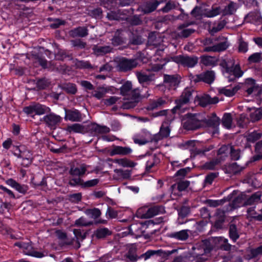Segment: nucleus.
<instances>
[{"mask_svg": "<svg viewBox=\"0 0 262 262\" xmlns=\"http://www.w3.org/2000/svg\"><path fill=\"white\" fill-rule=\"evenodd\" d=\"M183 127L187 130H194L198 128L209 126L212 127L214 130L212 133L215 134L218 132L220 124V119L215 114L208 119H204L200 114H187L183 120Z\"/></svg>", "mask_w": 262, "mask_h": 262, "instance_id": "1", "label": "nucleus"}, {"mask_svg": "<svg viewBox=\"0 0 262 262\" xmlns=\"http://www.w3.org/2000/svg\"><path fill=\"white\" fill-rule=\"evenodd\" d=\"M121 94L124 96L122 107L124 109H129L135 107L139 101L141 96L138 89H133L130 81L124 82L120 88Z\"/></svg>", "mask_w": 262, "mask_h": 262, "instance_id": "2", "label": "nucleus"}, {"mask_svg": "<svg viewBox=\"0 0 262 262\" xmlns=\"http://www.w3.org/2000/svg\"><path fill=\"white\" fill-rule=\"evenodd\" d=\"M194 95H196V93L193 89L186 88L180 98L176 100V105L171 110L172 114L183 113L186 108L184 105L188 104Z\"/></svg>", "mask_w": 262, "mask_h": 262, "instance_id": "3", "label": "nucleus"}, {"mask_svg": "<svg viewBox=\"0 0 262 262\" xmlns=\"http://www.w3.org/2000/svg\"><path fill=\"white\" fill-rule=\"evenodd\" d=\"M262 202V192L258 191L246 199L245 194L234 199L232 202V208H236L245 205H252Z\"/></svg>", "mask_w": 262, "mask_h": 262, "instance_id": "4", "label": "nucleus"}, {"mask_svg": "<svg viewBox=\"0 0 262 262\" xmlns=\"http://www.w3.org/2000/svg\"><path fill=\"white\" fill-rule=\"evenodd\" d=\"M164 211V208L162 206H155L150 208L144 206L138 209L137 213L140 218L149 219Z\"/></svg>", "mask_w": 262, "mask_h": 262, "instance_id": "5", "label": "nucleus"}, {"mask_svg": "<svg viewBox=\"0 0 262 262\" xmlns=\"http://www.w3.org/2000/svg\"><path fill=\"white\" fill-rule=\"evenodd\" d=\"M244 89L247 96H258L262 93V85L256 83L255 81L252 78L246 80Z\"/></svg>", "mask_w": 262, "mask_h": 262, "instance_id": "6", "label": "nucleus"}, {"mask_svg": "<svg viewBox=\"0 0 262 262\" xmlns=\"http://www.w3.org/2000/svg\"><path fill=\"white\" fill-rule=\"evenodd\" d=\"M141 62L139 58L127 59L121 58L117 61V68L120 71L126 72L137 67Z\"/></svg>", "mask_w": 262, "mask_h": 262, "instance_id": "7", "label": "nucleus"}, {"mask_svg": "<svg viewBox=\"0 0 262 262\" xmlns=\"http://www.w3.org/2000/svg\"><path fill=\"white\" fill-rule=\"evenodd\" d=\"M198 59L196 57H189L187 56H174L171 57L167 62L173 61L179 64L189 68L193 67L198 63Z\"/></svg>", "mask_w": 262, "mask_h": 262, "instance_id": "8", "label": "nucleus"}, {"mask_svg": "<svg viewBox=\"0 0 262 262\" xmlns=\"http://www.w3.org/2000/svg\"><path fill=\"white\" fill-rule=\"evenodd\" d=\"M23 111L28 115L33 116L34 115H43L49 112L50 109L44 105L39 103H33L24 107Z\"/></svg>", "mask_w": 262, "mask_h": 262, "instance_id": "9", "label": "nucleus"}, {"mask_svg": "<svg viewBox=\"0 0 262 262\" xmlns=\"http://www.w3.org/2000/svg\"><path fill=\"white\" fill-rule=\"evenodd\" d=\"M229 46V42L227 37L221 36L218 42L212 46L207 47L204 49L206 52H221L225 50Z\"/></svg>", "mask_w": 262, "mask_h": 262, "instance_id": "10", "label": "nucleus"}, {"mask_svg": "<svg viewBox=\"0 0 262 262\" xmlns=\"http://www.w3.org/2000/svg\"><path fill=\"white\" fill-rule=\"evenodd\" d=\"M14 245L21 248L23 253L26 255L37 258H41L44 256V254L42 252L34 251L29 243H16Z\"/></svg>", "mask_w": 262, "mask_h": 262, "instance_id": "11", "label": "nucleus"}, {"mask_svg": "<svg viewBox=\"0 0 262 262\" xmlns=\"http://www.w3.org/2000/svg\"><path fill=\"white\" fill-rule=\"evenodd\" d=\"M219 101L217 97L211 98L208 95L204 94L201 96L196 95L194 98V102H197L199 105L205 107L208 104H216Z\"/></svg>", "mask_w": 262, "mask_h": 262, "instance_id": "12", "label": "nucleus"}, {"mask_svg": "<svg viewBox=\"0 0 262 262\" xmlns=\"http://www.w3.org/2000/svg\"><path fill=\"white\" fill-rule=\"evenodd\" d=\"M215 74L212 71H207L205 73L197 75L193 77V81L195 82L203 81L205 83L210 84L214 80Z\"/></svg>", "mask_w": 262, "mask_h": 262, "instance_id": "13", "label": "nucleus"}, {"mask_svg": "<svg viewBox=\"0 0 262 262\" xmlns=\"http://www.w3.org/2000/svg\"><path fill=\"white\" fill-rule=\"evenodd\" d=\"M243 74V72L238 66H235L232 70H227L224 73L225 76L228 78L229 81L234 80L236 78L242 76Z\"/></svg>", "mask_w": 262, "mask_h": 262, "instance_id": "14", "label": "nucleus"}, {"mask_svg": "<svg viewBox=\"0 0 262 262\" xmlns=\"http://www.w3.org/2000/svg\"><path fill=\"white\" fill-rule=\"evenodd\" d=\"M239 89V86L234 84L220 88L219 92L220 94H223L227 97L233 96Z\"/></svg>", "mask_w": 262, "mask_h": 262, "instance_id": "15", "label": "nucleus"}, {"mask_svg": "<svg viewBox=\"0 0 262 262\" xmlns=\"http://www.w3.org/2000/svg\"><path fill=\"white\" fill-rule=\"evenodd\" d=\"M132 150L130 148L128 147H122L120 146H114L110 150V154L111 156L116 155H126L130 154Z\"/></svg>", "mask_w": 262, "mask_h": 262, "instance_id": "16", "label": "nucleus"}, {"mask_svg": "<svg viewBox=\"0 0 262 262\" xmlns=\"http://www.w3.org/2000/svg\"><path fill=\"white\" fill-rule=\"evenodd\" d=\"M149 139L150 134L147 132H142L134 137V142L140 145L146 144Z\"/></svg>", "mask_w": 262, "mask_h": 262, "instance_id": "17", "label": "nucleus"}, {"mask_svg": "<svg viewBox=\"0 0 262 262\" xmlns=\"http://www.w3.org/2000/svg\"><path fill=\"white\" fill-rule=\"evenodd\" d=\"M160 4V2L156 0H152L147 2L141 7L142 11L145 13H149L154 11Z\"/></svg>", "mask_w": 262, "mask_h": 262, "instance_id": "18", "label": "nucleus"}, {"mask_svg": "<svg viewBox=\"0 0 262 262\" xmlns=\"http://www.w3.org/2000/svg\"><path fill=\"white\" fill-rule=\"evenodd\" d=\"M213 242L216 244L219 248L224 249L225 250H230L231 246L228 243V239L223 237H215L213 239Z\"/></svg>", "mask_w": 262, "mask_h": 262, "instance_id": "19", "label": "nucleus"}, {"mask_svg": "<svg viewBox=\"0 0 262 262\" xmlns=\"http://www.w3.org/2000/svg\"><path fill=\"white\" fill-rule=\"evenodd\" d=\"M43 119L46 123L50 127L55 126L61 121L60 117L54 114L45 116L43 117Z\"/></svg>", "mask_w": 262, "mask_h": 262, "instance_id": "20", "label": "nucleus"}, {"mask_svg": "<svg viewBox=\"0 0 262 262\" xmlns=\"http://www.w3.org/2000/svg\"><path fill=\"white\" fill-rule=\"evenodd\" d=\"M164 82L165 86L175 89L178 85L179 81L174 76L167 75L164 76Z\"/></svg>", "mask_w": 262, "mask_h": 262, "instance_id": "21", "label": "nucleus"}, {"mask_svg": "<svg viewBox=\"0 0 262 262\" xmlns=\"http://www.w3.org/2000/svg\"><path fill=\"white\" fill-rule=\"evenodd\" d=\"M65 119L72 121H79L81 120V116L77 110L66 112Z\"/></svg>", "mask_w": 262, "mask_h": 262, "instance_id": "22", "label": "nucleus"}, {"mask_svg": "<svg viewBox=\"0 0 262 262\" xmlns=\"http://www.w3.org/2000/svg\"><path fill=\"white\" fill-rule=\"evenodd\" d=\"M261 137V134L260 133H258L257 132H253L250 133H248L245 138L247 142V144L246 145V147H249L250 146V144L252 143H254L257 140H259Z\"/></svg>", "mask_w": 262, "mask_h": 262, "instance_id": "23", "label": "nucleus"}, {"mask_svg": "<svg viewBox=\"0 0 262 262\" xmlns=\"http://www.w3.org/2000/svg\"><path fill=\"white\" fill-rule=\"evenodd\" d=\"M201 62L205 66L213 67L217 64V59L215 57L203 56Z\"/></svg>", "mask_w": 262, "mask_h": 262, "instance_id": "24", "label": "nucleus"}, {"mask_svg": "<svg viewBox=\"0 0 262 262\" xmlns=\"http://www.w3.org/2000/svg\"><path fill=\"white\" fill-rule=\"evenodd\" d=\"M113 162L124 167H134L137 165L136 163L125 158L115 159Z\"/></svg>", "mask_w": 262, "mask_h": 262, "instance_id": "25", "label": "nucleus"}, {"mask_svg": "<svg viewBox=\"0 0 262 262\" xmlns=\"http://www.w3.org/2000/svg\"><path fill=\"white\" fill-rule=\"evenodd\" d=\"M73 37H84L88 35V29L85 27H78L70 32Z\"/></svg>", "mask_w": 262, "mask_h": 262, "instance_id": "26", "label": "nucleus"}, {"mask_svg": "<svg viewBox=\"0 0 262 262\" xmlns=\"http://www.w3.org/2000/svg\"><path fill=\"white\" fill-rule=\"evenodd\" d=\"M178 35L182 37H187L194 32V30L187 28L185 25L180 26L178 28Z\"/></svg>", "mask_w": 262, "mask_h": 262, "instance_id": "27", "label": "nucleus"}, {"mask_svg": "<svg viewBox=\"0 0 262 262\" xmlns=\"http://www.w3.org/2000/svg\"><path fill=\"white\" fill-rule=\"evenodd\" d=\"M86 168L87 166L82 164L78 167H72L70 170V173L73 176H81L85 173Z\"/></svg>", "mask_w": 262, "mask_h": 262, "instance_id": "28", "label": "nucleus"}, {"mask_svg": "<svg viewBox=\"0 0 262 262\" xmlns=\"http://www.w3.org/2000/svg\"><path fill=\"white\" fill-rule=\"evenodd\" d=\"M153 60L156 62L151 68V70L153 71H158L163 68L166 62L162 58L159 59L158 57H157V55L154 56Z\"/></svg>", "mask_w": 262, "mask_h": 262, "instance_id": "29", "label": "nucleus"}, {"mask_svg": "<svg viewBox=\"0 0 262 262\" xmlns=\"http://www.w3.org/2000/svg\"><path fill=\"white\" fill-rule=\"evenodd\" d=\"M248 216L249 217L254 218L258 221H262V209L256 212L254 208H250L247 210Z\"/></svg>", "mask_w": 262, "mask_h": 262, "instance_id": "30", "label": "nucleus"}, {"mask_svg": "<svg viewBox=\"0 0 262 262\" xmlns=\"http://www.w3.org/2000/svg\"><path fill=\"white\" fill-rule=\"evenodd\" d=\"M93 130L97 135H102L110 132V129L106 126H101L98 124L94 125Z\"/></svg>", "mask_w": 262, "mask_h": 262, "instance_id": "31", "label": "nucleus"}, {"mask_svg": "<svg viewBox=\"0 0 262 262\" xmlns=\"http://www.w3.org/2000/svg\"><path fill=\"white\" fill-rule=\"evenodd\" d=\"M167 103V99L162 98L158 99L157 100L152 102L149 105L148 108L149 110H154L161 107Z\"/></svg>", "mask_w": 262, "mask_h": 262, "instance_id": "32", "label": "nucleus"}, {"mask_svg": "<svg viewBox=\"0 0 262 262\" xmlns=\"http://www.w3.org/2000/svg\"><path fill=\"white\" fill-rule=\"evenodd\" d=\"M137 77L140 83L144 82H148L151 81L154 79V75L152 74H146L144 73H138Z\"/></svg>", "mask_w": 262, "mask_h": 262, "instance_id": "33", "label": "nucleus"}, {"mask_svg": "<svg viewBox=\"0 0 262 262\" xmlns=\"http://www.w3.org/2000/svg\"><path fill=\"white\" fill-rule=\"evenodd\" d=\"M68 130L70 132L83 133L85 132V129L82 125L76 123L72 125L68 126Z\"/></svg>", "mask_w": 262, "mask_h": 262, "instance_id": "34", "label": "nucleus"}, {"mask_svg": "<svg viewBox=\"0 0 262 262\" xmlns=\"http://www.w3.org/2000/svg\"><path fill=\"white\" fill-rule=\"evenodd\" d=\"M232 118L231 117V114L229 113L224 114L222 119L223 125L225 128L229 129L232 126Z\"/></svg>", "mask_w": 262, "mask_h": 262, "instance_id": "35", "label": "nucleus"}, {"mask_svg": "<svg viewBox=\"0 0 262 262\" xmlns=\"http://www.w3.org/2000/svg\"><path fill=\"white\" fill-rule=\"evenodd\" d=\"M84 212L86 215L94 219L98 218L101 214L100 210L96 208L86 209Z\"/></svg>", "mask_w": 262, "mask_h": 262, "instance_id": "36", "label": "nucleus"}, {"mask_svg": "<svg viewBox=\"0 0 262 262\" xmlns=\"http://www.w3.org/2000/svg\"><path fill=\"white\" fill-rule=\"evenodd\" d=\"M114 172L117 176L118 179H128L130 176V171L128 170H122L121 169H116L114 170Z\"/></svg>", "mask_w": 262, "mask_h": 262, "instance_id": "37", "label": "nucleus"}, {"mask_svg": "<svg viewBox=\"0 0 262 262\" xmlns=\"http://www.w3.org/2000/svg\"><path fill=\"white\" fill-rule=\"evenodd\" d=\"M229 235L230 238L235 242L239 237V234L237 232L236 227L234 225H231L229 228Z\"/></svg>", "mask_w": 262, "mask_h": 262, "instance_id": "38", "label": "nucleus"}, {"mask_svg": "<svg viewBox=\"0 0 262 262\" xmlns=\"http://www.w3.org/2000/svg\"><path fill=\"white\" fill-rule=\"evenodd\" d=\"M172 236L179 240H185L188 237L187 230H183L173 234Z\"/></svg>", "mask_w": 262, "mask_h": 262, "instance_id": "39", "label": "nucleus"}, {"mask_svg": "<svg viewBox=\"0 0 262 262\" xmlns=\"http://www.w3.org/2000/svg\"><path fill=\"white\" fill-rule=\"evenodd\" d=\"M111 48L108 46L96 47L94 49L95 53L97 55H103L110 52Z\"/></svg>", "mask_w": 262, "mask_h": 262, "instance_id": "40", "label": "nucleus"}, {"mask_svg": "<svg viewBox=\"0 0 262 262\" xmlns=\"http://www.w3.org/2000/svg\"><path fill=\"white\" fill-rule=\"evenodd\" d=\"M170 134V128L169 126L163 123L160 128L159 135L162 138H166L169 136Z\"/></svg>", "mask_w": 262, "mask_h": 262, "instance_id": "41", "label": "nucleus"}, {"mask_svg": "<svg viewBox=\"0 0 262 262\" xmlns=\"http://www.w3.org/2000/svg\"><path fill=\"white\" fill-rule=\"evenodd\" d=\"M262 117V110L260 108H256L250 114V118L253 121L259 120Z\"/></svg>", "mask_w": 262, "mask_h": 262, "instance_id": "42", "label": "nucleus"}, {"mask_svg": "<svg viewBox=\"0 0 262 262\" xmlns=\"http://www.w3.org/2000/svg\"><path fill=\"white\" fill-rule=\"evenodd\" d=\"M29 156L27 157H24V155H18V158L23 159L22 165L24 166H28L32 161V154L30 151H28Z\"/></svg>", "mask_w": 262, "mask_h": 262, "instance_id": "43", "label": "nucleus"}, {"mask_svg": "<svg viewBox=\"0 0 262 262\" xmlns=\"http://www.w3.org/2000/svg\"><path fill=\"white\" fill-rule=\"evenodd\" d=\"M250 255L249 258H251L262 255V246H259L255 249H252L249 250Z\"/></svg>", "mask_w": 262, "mask_h": 262, "instance_id": "44", "label": "nucleus"}, {"mask_svg": "<svg viewBox=\"0 0 262 262\" xmlns=\"http://www.w3.org/2000/svg\"><path fill=\"white\" fill-rule=\"evenodd\" d=\"M221 12V8L219 7H216L212 8L211 10L207 11L206 15L208 17H212L219 15Z\"/></svg>", "mask_w": 262, "mask_h": 262, "instance_id": "45", "label": "nucleus"}, {"mask_svg": "<svg viewBox=\"0 0 262 262\" xmlns=\"http://www.w3.org/2000/svg\"><path fill=\"white\" fill-rule=\"evenodd\" d=\"M236 10V5L234 3H230L225 8V14H232Z\"/></svg>", "mask_w": 262, "mask_h": 262, "instance_id": "46", "label": "nucleus"}, {"mask_svg": "<svg viewBox=\"0 0 262 262\" xmlns=\"http://www.w3.org/2000/svg\"><path fill=\"white\" fill-rule=\"evenodd\" d=\"M92 222L87 221L86 219L83 217L77 219L75 222V225L77 226H87L92 225Z\"/></svg>", "mask_w": 262, "mask_h": 262, "instance_id": "47", "label": "nucleus"}, {"mask_svg": "<svg viewBox=\"0 0 262 262\" xmlns=\"http://www.w3.org/2000/svg\"><path fill=\"white\" fill-rule=\"evenodd\" d=\"M160 250H152L147 251L145 253L141 255V258H143L145 260H147L155 254H158L160 253Z\"/></svg>", "mask_w": 262, "mask_h": 262, "instance_id": "48", "label": "nucleus"}, {"mask_svg": "<svg viewBox=\"0 0 262 262\" xmlns=\"http://www.w3.org/2000/svg\"><path fill=\"white\" fill-rule=\"evenodd\" d=\"M262 60L261 54L259 53H255L250 56L248 60L251 63H255L259 62Z\"/></svg>", "mask_w": 262, "mask_h": 262, "instance_id": "49", "label": "nucleus"}, {"mask_svg": "<svg viewBox=\"0 0 262 262\" xmlns=\"http://www.w3.org/2000/svg\"><path fill=\"white\" fill-rule=\"evenodd\" d=\"M106 92L107 91L105 89L103 88H100L95 91L94 96L98 99H100L104 96Z\"/></svg>", "mask_w": 262, "mask_h": 262, "instance_id": "50", "label": "nucleus"}, {"mask_svg": "<svg viewBox=\"0 0 262 262\" xmlns=\"http://www.w3.org/2000/svg\"><path fill=\"white\" fill-rule=\"evenodd\" d=\"M109 232L110 231L107 228H101L98 229L95 234L98 238H102L109 234Z\"/></svg>", "mask_w": 262, "mask_h": 262, "instance_id": "51", "label": "nucleus"}, {"mask_svg": "<svg viewBox=\"0 0 262 262\" xmlns=\"http://www.w3.org/2000/svg\"><path fill=\"white\" fill-rule=\"evenodd\" d=\"M217 174L216 173H210L208 174L205 178V183L206 185H210L212 184L214 179L216 178Z\"/></svg>", "mask_w": 262, "mask_h": 262, "instance_id": "52", "label": "nucleus"}, {"mask_svg": "<svg viewBox=\"0 0 262 262\" xmlns=\"http://www.w3.org/2000/svg\"><path fill=\"white\" fill-rule=\"evenodd\" d=\"M76 66L79 68H90L91 65L88 61L78 60L76 61Z\"/></svg>", "mask_w": 262, "mask_h": 262, "instance_id": "53", "label": "nucleus"}, {"mask_svg": "<svg viewBox=\"0 0 262 262\" xmlns=\"http://www.w3.org/2000/svg\"><path fill=\"white\" fill-rule=\"evenodd\" d=\"M230 153L232 159L237 160L240 158V151L238 149H234L232 147H230Z\"/></svg>", "mask_w": 262, "mask_h": 262, "instance_id": "54", "label": "nucleus"}, {"mask_svg": "<svg viewBox=\"0 0 262 262\" xmlns=\"http://www.w3.org/2000/svg\"><path fill=\"white\" fill-rule=\"evenodd\" d=\"M120 99L116 96H112L104 100V103L107 105H111L116 103Z\"/></svg>", "mask_w": 262, "mask_h": 262, "instance_id": "55", "label": "nucleus"}, {"mask_svg": "<svg viewBox=\"0 0 262 262\" xmlns=\"http://www.w3.org/2000/svg\"><path fill=\"white\" fill-rule=\"evenodd\" d=\"M248 44L247 42L240 40L239 42L238 51L240 52L245 53L248 51Z\"/></svg>", "mask_w": 262, "mask_h": 262, "instance_id": "56", "label": "nucleus"}, {"mask_svg": "<svg viewBox=\"0 0 262 262\" xmlns=\"http://www.w3.org/2000/svg\"><path fill=\"white\" fill-rule=\"evenodd\" d=\"M171 262H190V256H179L176 257Z\"/></svg>", "mask_w": 262, "mask_h": 262, "instance_id": "57", "label": "nucleus"}, {"mask_svg": "<svg viewBox=\"0 0 262 262\" xmlns=\"http://www.w3.org/2000/svg\"><path fill=\"white\" fill-rule=\"evenodd\" d=\"M219 162L217 160L210 161L209 162L206 163L205 165V168L209 170L214 169L215 168L216 166L217 165Z\"/></svg>", "mask_w": 262, "mask_h": 262, "instance_id": "58", "label": "nucleus"}, {"mask_svg": "<svg viewBox=\"0 0 262 262\" xmlns=\"http://www.w3.org/2000/svg\"><path fill=\"white\" fill-rule=\"evenodd\" d=\"M189 185V182L187 181H181L178 184V189L179 191L185 190Z\"/></svg>", "mask_w": 262, "mask_h": 262, "instance_id": "59", "label": "nucleus"}, {"mask_svg": "<svg viewBox=\"0 0 262 262\" xmlns=\"http://www.w3.org/2000/svg\"><path fill=\"white\" fill-rule=\"evenodd\" d=\"M98 182L99 180L97 179H95L85 182L83 183V186L85 187H93L97 185L98 183Z\"/></svg>", "mask_w": 262, "mask_h": 262, "instance_id": "60", "label": "nucleus"}, {"mask_svg": "<svg viewBox=\"0 0 262 262\" xmlns=\"http://www.w3.org/2000/svg\"><path fill=\"white\" fill-rule=\"evenodd\" d=\"M106 216L110 219H114L117 216V212L114 209L108 207L106 212Z\"/></svg>", "mask_w": 262, "mask_h": 262, "instance_id": "61", "label": "nucleus"}, {"mask_svg": "<svg viewBox=\"0 0 262 262\" xmlns=\"http://www.w3.org/2000/svg\"><path fill=\"white\" fill-rule=\"evenodd\" d=\"M175 7L176 5L174 3L172 2H168V3H166L165 7L161 9V10L163 12L166 13L169 11L170 10L172 9L173 8H175Z\"/></svg>", "mask_w": 262, "mask_h": 262, "instance_id": "62", "label": "nucleus"}, {"mask_svg": "<svg viewBox=\"0 0 262 262\" xmlns=\"http://www.w3.org/2000/svg\"><path fill=\"white\" fill-rule=\"evenodd\" d=\"M190 170V168L189 167L182 168L176 172L175 176L184 177Z\"/></svg>", "mask_w": 262, "mask_h": 262, "instance_id": "63", "label": "nucleus"}, {"mask_svg": "<svg viewBox=\"0 0 262 262\" xmlns=\"http://www.w3.org/2000/svg\"><path fill=\"white\" fill-rule=\"evenodd\" d=\"M65 89L68 93L71 94H75L77 91L75 85L72 83H69L67 84L66 86Z\"/></svg>", "mask_w": 262, "mask_h": 262, "instance_id": "64", "label": "nucleus"}]
</instances>
